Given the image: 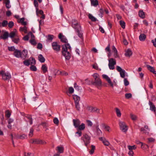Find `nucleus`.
<instances>
[{
    "label": "nucleus",
    "instance_id": "f257e3e1",
    "mask_svg": "<svg viewBox=\"0 0 156 156\" xmlns=\"http://www.w3.org/2000/svg\"><path fill=\"white\" fill-rule=\"evenodd\" d=\"M71 50V47L69 44L66 43L62 45V53L65 57L66 60H69L71 57V54L70 51Z\"/></svg>",
    "mask_w": 156,
    "mask_h": 156
},
{
    "label": "nucleus",
    "instance_id": "f03ea898",
    "mask_svg": "<svg viewBox=\"0 0 156 156\" xmlns=\"http://www.w3.org/2000/svg\"><path fill=\"white\" fill-rule=\"evenodd\" d=\"M72 26L75 30L77 33V35L79 37L82 39L83 38V33L81 31V26L78 23L77 21L73 19L72 20Z\"/></svg>",
    "mask_w": 156,
    "mask_h": 156
},
{
    "label": "nucleus",
    "instance_id": "7ed1b4c3",
    "mask_svg": "<svg viewBox=\"0 0 156 156\" xmlns=\"http://www.w3.org/2000/svg\"><path fill=\"white\" fill-rule=\"evenodd\" d=\"M94 79V81L92 82L93 85L100 86L101 85L102 82L101 80L99 75L97 73H95L93 75Z\"/></svg>",
    "mask_w": 156,
    "mask_h": 156
},
{
    "label": "nucleus",
    "instance_id": "20e7f679",
    "mask_svg": "<svg viewBox=\"0 0 156 156\" xmlns=\"http://www.w3.org/2000/svg\"><path fill=\"white\" fill-rule=\"evenodd\" d=\"M0 75L2 76V79L4 80H9L11 78L10 73L9 72L5 73L3 70L0 71Z\"/></svg>",
    "mask_w": 156,
    "mask_h": 156
},
{
    "label": "nucleus",
    "instance_id": "39448f33",
    "mask_svg": "<svg viewBox=\"0 0 156 156\" xmlns=\"http://www.w3.org/2000/svg\"><path fill=\"white\" fill-rule=\"evenodd\" d=\"M81 139L84 142L85 145L88 148V145L90 142V137L87 134H85L83 135Z\"/></svg>",
    "mask_w": 156,
    "mask_h": 156
},
{
    "label": "nucleus",
    "instance_id": "423d86ee",
    "mask_svg": "<svg viewBox=\"0 0 156 156\" xmlns=\"http://www.w3.org/2000/svg\"><path fill=\"white\" fill-rule=\"evenodd\" d=\"M108 66L110 69L113 70L115 69L114 66L116 64L115 59L111 58L108 60Z\"/></svg>",
    "mask_w": 156,
    "mask_h": 156
},
{
    "label": "nucleus",
    "instance_id": "0eeeda50",
    "mask_svg": "<svg viewBox=\"0 0 156 156\" xmlns=\"http://www.w3.org/2000/svg\"><path fill=\"white\" fill-rule=\"evenodd\" d=\"M31 143L32 144H46V142L39 139H32L31 140Z\"/></svg>",
    "mask_w": 156,
    "mask_h": 156
},
{
    "label": "nucleus",
    "instance_id": "6e6552de",
    "mask_svg": "<svg viewBox=\"0 0 156 156\" xmlns=\"http://www.w3.org/2000/svg\"><path fill=\"white\" fill-rule=\"evenodd\" d=\"M119 125L121 130L124 132H126L128 130V126L124 122H120Z\"/></svg>",
    "mask_w": 156,
    "mask_h": 156
},
{
    "label": "nucleus",
    "instance_id": "1a4fd4ad",
    "mask_svg": "<svg viewBox=\"0 0 156 156\" xmlns=\"http://www.w3.org/2000/svg\"><path fill=\"white\" fill-rule=\"evenodd\" d=\"M52 47L53 49L56 51H59L60 49V46L58 44L57 42H53L52 44Z\"/></svg>",
    "mask_w": 156,
    "mask_h": 156
},
{
    "label": "nucleus",
    "instance_id": "9d476101",
    "mask_svg": "<svg viewBox=\"0 0 156 156\" xmlns=\"http://www.w3.org/2000/svg\"><path fill=\"white\" fill-rule=\"evenodd\" d=\"M116 70L118 72H119L121 77L122 78H124L125 76V71L118 66H116Z\"/></svg>",
    "mask_w": 156,
    "mask_h": 156
},
{
    "label": "nucleus",
    "instance_id": "9b49d317",
    "mask_svg": "<svg viewBox=\"0 0 156 156\" xmlns=\"http://www.w3.org/2000/svg\"><path fill=\"white\" fill-rule=\"evenodd\" d=\"M27 55V51L26 50H24L21 52L20 57L22 58L25 59Z\"/></svg>",
    "mask_w": 156,
    "mask_h": 156
},
{
    "label": "nucleus",
    "instance_id": "f8f14e48",
    "mask_svg": "<svg viewBox=\"0 0 156 156\" xmlns=\"http://www.w3.org/2000/svg\"><path fill=\"white\" fill-rule=\"evenodd\" d=\"M102 77L103 78L105 79L108 81V83L112 87H113V84L111 81L110 79L108 77V76L106 75L103 74L102 75Z\"/></svg>",
    "mask_w": 156,
    "mask_h": 156
},
{
    "label": "nucleus",
    "instance_id": "ddd939ff",
    "mask_svg": "<svg viewBox=\"0 0 156 156\" xmlns=\"http://www.w3.org/2000/svg\"><path fill=\"white\" fill-rule=\"evenodd\" d=\"M73 125L76 128H77L80 124V121L78 119H73Z\"/></svg>",
    "mask_w": 156,
    "mask_h": 156
},
{
    "label": "nucleus",
    "instance_id": "4468645a",
    "mask_svg": "<svg viewBox=\"0 0 156 156\" xmlns=\"http://www.w3.org/2000/svg\"><path fill=\"white\" fill-rule=\"evenodd\" d=\"M148 104L150 105V110L152 111H153L155 112H156V108L153 103L151 101H150L149 102Z\"/></svg>",
    "mask_w": 156,
    "mask_h": 156
},
{
    "label": "nucleus",
    "instance_id": "2eb2a0df",
    "mask_svg": "<svg viewBox=\"0 0 156 156\" xmlns=\"http://www.w3.org/2000/svg\"><path fill=\"white\" fill-rule=\"evenodd\" d=\"M99 139L100 140L102 141L104 145L105 146H108L110 144V143L105 138L100 137Z\"/></svg>",
    "mask_w": 156,
    "mask_h": 156
},
{
    "label": "nucleus",
    "instance_id": "dca6fc26",
    "mask_svg": "<svg viewBox=\"0 0 156 156\" xmlns=\"http://www.w3.org/2000/svg\"><path fill=\"white\" fill-rule=\"evenodd\" d=\"M21 52L18 49H16L14 52L13 55L17 58H20V57Z\"/></svg>",
    "mask_w": 156,
    "mask_h": 156
},
{
    "label": "nucleus",
    "instance_id": "f3484780",
    "mask_svg": "<svg viewBox=\"0 0 156 156\" xmlns=\"http://www.w3.org/2000/svg\"><path fill=\"white\" fill-rule=\"evenodd\" d=\"M73 99L74 100L75 103H79V101L80 100V97L76 95H73Z\"/></svg>",
    "mask_w": 156,
    "mask_h": 156
},
{
    "label": "nucleus",
    "instance_id": "a211bd4d",
    "mask_svg": "<svg viewBox=\"0 0 156 156\" xmlns=\"http://www.w3.org/2000/svg\"><path fill=\"white\" fill-rule=\"evenodd\" d=\"M132 52L131 50L129 49H128L125 54V55L126 57H130L132 54Z\"/></svg>",
    "mask_w": 156,
    "mask_h": 156
},
{
    "label": "nucleus",
    "instance_id": "6ab92c4d",
    "mask_svg": "<svg viewBox=\"0 0 156 156\" xmlns=\"http://www.w3.org/2000/svg\"><path fill=\"white\" fill-rule=\"evenodd\" d=\"M138 15L142 19H144L145 17V13L142 10H140L139 11Z\"/></svg>",
    "mask_w": 156,
    "mask_h": 156
},
{
    "label": "nucleus",
    "instance_id": "aec40b11",
    "mask_svg": "<svg viewBox=\"0 0 156 156\" xmlns=\"http://www.w3.org/2000/svg\"><path fill=\"white\" fill-rule=\"evenodd\" d=\"M25 117L28 120L30 125H32L33 123V119L32 118V116L31 115L28 114H27L26 116H25Z\"/></svg>",
    "mask_w": 156,
    "mask_h": 156
},
{
    "label": "nucleus",
    "instance_id": "412c9836",
    "mask_svg": "<svg viewBox=\"0 0 156 156\" xmlns=\"http://www.w3.org/2000/svg\"><path fill=\"white\" fill-rule=\"evenodd\" d=\"M57 148V150L58 151V152L59 153H63L64 151V148L63 147L58 146Z\"/></svg>",
    "mask_w": 156,
    "mask_h": 156
},
{
    "label": "nucleus",
    "instance_id": "4be33fe9",
    "mask_svg": "<svg viewBox=\"0 0 156 156\" xmlns=\"http://www.w3.org/2000/svg\"><path fill=\"white\" fill-rule=\"evenodd\" d=\"M92 5L96 6L98 5V2L97 0H90Z\"/></svg>",
    "mask_w": 156,
    "mask_h": 156
},
{
    "label": "nucleus",
    "instance_id": "5701e85b",
    "mask_svg": "<svg viewBox=\"0 0 156 156\" xmlns=\"http://www.w3.org/2000/svg\"><path fill=\"white\" fill-rule=\"evenodd\" d=\"M146 67L147 69L151 72L153 73L154 72H155V69L153 67L149 65H146Z\"/></svg>",
    "mask_w": 156,
    "mask_h": 156
},
{
    "label": "nucleus",
    "instance_id": "b1692460",
    "mask_svg": "<svg viewBox=\"0 0 156 156\" xmlns=\"http://www.w3.org/2000/svg\"><path fill=\"white\" fill-rule=\"evenodd\" d=\"M85 128V125L83 123H82L80 125H79V126L77 128L78 129L81 131L83 130Z\"/></svg>",
    "mask_w": 156,
    "mask_h": 156
},
{
    "label": "nucleus",
    "instance_id": "393cba45",
    "mask_svg": "<svg viewBox=\"0 0 156 156\" xmlns=\"http://www.w3.org/2000/svg\"><path fill=\"white\" fill-rule=\"evenodd\" d=\"M39 60L41 62H44L45 61V59L43 56L41 55L40 54L38 57Z\"/></svg>",
    "mask_w": 156,
    "mask_h": 156
},
{
    "label": "nucleus",
    "instance_id": "a878e982",
    "mask_svg": "<svg viewBox=\"0 0 156 156\" xmlns=\"http://www.w3.org/2000/svg\"><path fill=\"white\" fill-rule=\"evenodd\" d=\"M41 69L44 73H46L48 71V68L46 64L43 65L41 67Z\"/></svg>",
    "mask_w": 156,
    "mask_h": 156
},
{
    "label": "nucleus",
    "instance_id": "bb28decb",
    "mask_svg": "<svg viewBox=\"0 0 156 156\" xmlns=\"http://www.w3.org/2000/svg\"><path fill=\"white\" fill-rule=\"evenodd\" d=\"M139 39L140 41H144L146 38V35L144 34H141L139 36Z\"/></svg>",
    "mask_w": 156,
    "mask_h": 156
},
{
    "label": "nucleus",
    "instance_id": "cd10ccee",
    "mask_svg": "<svg viewBox=\"0 0 156 156\" xmlns=\"http://www.w3.org/2000/svg\"><path fill=\"white\" fill-rule=\"evenodd\" d=\"M115 109L117 117H121V113L119 109L117 108H115Z\"/></svg>",
    "mask_w": 156,
    "mask_h": 156
},
{
    "label": "nucleus",
    "instance_id": "c85d7f7f",
    "mask_svg": "<svg viewBox=\"0 0 156 156\" xmlns=\"http://www.w3.org/2000/svg\"><path fill=\"white\" fill-rule=\"evenodd\" d=\"M41 125H42L44 128L45 129L46 131L47 130H48V125L46 122H42L41 123Z\"/></svg>",
    "mask_w": 156,
    "mask_h": 156
},
{
    "label": "nucleus",
    "instance_id": "c756f323",
    "mask_svg": "<svg viewBox=\"0 0 156 156\" xmlns=\"http://www.w3.org/2000/svg\"><path fill=\"white\" fill-rule=\"evenodd\" d=\"M29 60H30V64L32 65H34L36 63V61L35 59L33 58H30Z\"/></svg>",
    "mask_w": 156,
    "mask_h": 156
},
{
    "label": "nucleus",
    "instance_id": "7c9ffc66",
    "mask_svg": "<svg viewBox=\"0 0 156 156\" xmlns=\"http://www.w3.org/2000/svg\"><path fill=\"white\" fill-rule=\"evenodd\" d=\"M27 137V136L25 134L20 135H18L16 137V138L18 139H23Z\"/></svg>",
    "mask_w": 156,
    "mask_h": 156
},
{
    "label": "nucleus",
    "instance_id": "2f4dec72",
    "mask_svg": "<svg viewBox=\"0 0 156 156\" xmlns=\"http://www.w3.org/2000/svg\"><path fill=\"white\" fill-rule=\"evenodd\" d=\"M4 1L6 8L7 9L10 8L11 7V5H9V0H4Z\"/></svg>",
    "mask_w": 156,
    "mask_h": 156
},
{
    "label": "nucleus",
    "instance_id": "473e14b6",
    "mask_svg": "<svg viewBox=\"0 0 156 156\" xmlns=\"http://www.w3.org/2000/svg\"><path fill=\"white\" fill-rule=\"evenodd\" d=\"M89 18L93 22H95L96 20V19L91 14H89L88 15Z\"/></svg>",
    "mask_w": 156,
    "mask_h": 156
},
{
    "label": "nucleus",
    "instance_id": "72a5a7b5",
    "mask_svg": "<svg viewBox=\"0 0 156 156\" xmlns=\"http://www.w3.org/2000/svg\"><path fill=\"white\" fill-rule=\"evenodd\" d=\"M20 30L23 31L25 33H27V27L25 26H24L23 27H20Z\"/></svg>",
    "mask_w": 156,
    "mask_h": 156
},
{
    "label": "nucleus",
    "instance_id": "f704fd0d",
    "mask_svg": "<svg viewBox=\"0 0 156 156\" xmlns=\"http://www.w3.org/2000/svg\"><path fill=\"white\" fill-rule=\"evenodd\" d=\"M54 38V36L52 35L49 34L48 36L47 40L50 42L52 41Z\"/></svg>",
    "mask_w": 156,
    "mask_h": 156
},
{
    "label": "nucleus",
    "instance_id": "c9c22d12",
    "mask_svg": "<svg viewBox=\"0 0 156 156\" xmlns=\"http://www.w3.org/2000/svg\"><path fill=\"white\" fill-rule=\"evenodd\" d=\"M119 23L121 27L123 29H124L125 28V23L124 21L122 20H120Z\"/></svg>",
    "mask_w": 156,
    "mask_h": 156
},
{
    "label": "nucleus",
    "instance_id": "e433bc0d",
    "mask_svg": "<svg viewBox=\"0 0 156 156\" xmlns=\"http://www.w3.org/2000/svg\"><path fill=\"white\" fill-rule=\"evenodd\" d=\"M23 64L26 66H28L30 65V60L28 59H27L25 60L23 62Z\"/></svg>",
    "mask_w": 156,
    "mask_h": 156
},
{
    "label": "nucleus",
    "instance_id": "4c0bfd02",
    "mask_svg": "<svg viewBox=\"0 0 156 156\" xmlns=\"http://www.w3.org/2000/svg\"><path fill=\"white\" fill-rule=\"evenodd\" d=\"M91 149L90 151H89V153L90 154H93L94 152V150L95 149V146L94 145H92L91 146Z\"/></svg>",
    "mask_w": 156,
    "mask_h": 156
},
{
    "label": "nucleus",
    "instance_id": "58836bf2",
    "mask_svg": "<svg viewBox=\"0 0 156 156\" xmlns=\"http://www.w3.org/2000/svg\"><path fill=\"white\" fill-rule=\"evenodd\" d=\"M96 129L97 130V132L98 135L99 136L102 133V132L101 130L99 129L98 127V126H96Z\"/></svg>",
    "mask_w": 156,
    "mask_h": 156
},
{
    "label": "nucleus",
    "instance_id": "ea45409f",
    "mask_svg": "<svg viewBox=\"0 0 156 156\" xmlns=\"http://www.w3.org/2000/svg\"><path fill=\"white\" fill-rule=\"evenodd\" d=\"M8 36L9 34L8 32H5L3 35L2 38L4 39H5L8 38Z\"/></svg>",
    "mask_w": 156,
    "mask_h": 156
},
{
    "label": "nucleus",
    "instance_id": "a19ab883",
    "mask_svg": "<svg viewBox=\"0 0 156 156\" xmlns=\"http://www.w3.org/2000/svg\"><path fill=\"white\" fill-rule=\"evenodd\" d=\"M30 69L31 70L34 71H36L37 70V69L36 66L34 65H32L30 67Z\"/></svg>",
    "mask_w": 156,
    "mask_h": 156
},
{
    "label": "nucleus",
    "instance_id": "79ce46f5",
    "mask_svg": "<svg viewBox=\"0 0 156 156\" xmlns=\"http://www.w3.org/2000/svg\"><path fill=\"white\" fill-rule=\"evenodd\" d=\"M34 6L36 8V9H37L36 12H37V10H38L37 7H38V2L36 0H34Z\"/></svg>",
    "mask_w": 156,
    "mask_h": 156
},
{
    "label": "nucleus",
    "instance_id": "37998d69",
    "mask_svg": "<svg viewBox=\"0 0 156 156\" xmlns=\"http://www.w3.org/2000/svg\"><path fill=\"white\" fill-rule=\"evenodd\" d=\"M68 90V92H67V93H69L70 94L73 93L74 91V89L72 87H70L69 88Z\"/></svg>",
    "mask_w": 156,
    "mask_h": 156
},
{
    "label": "nucleus",
    "instance_id": "c03bdc74",
    "mask_svg": "<svg viewBox=\"0 0 156 156\" xmlns=\"http://www.w3.org/2000/svg\"><path fill=\"white\" fill-rule=\"evenodd\" d=\"M5 116L7 118H9L10 117L11 114L9 110H7L5 111Z\"/></svg>",
    "mask_w": 156,
    "mask_h": 156
},
{
    "label": "nucleus",
    "instance_id": "a18cd8bd",
    "mask_svg": "<svg viewBox=\"0 0 156 156\" xmlns=\"http://www.w3.org/2000/svg\"><path fill=\"white\" fill-rule=\"evenodd\" d=\"M8 24V21L6 20H4L2 23V27H5Z\"/></svg>",
    "mask_w": 156,
    "mask_h": 156
},
{
    "label": "nucleus",
    "instance_id": "49530a36",
    "mask_svg": "<svg viewBox=\"0 0 156 156\" xmlns=\"http://www.w3.org/2000/svg\"><path fill=\"white\" fill-rule=\"evenodd\" d=\"M30 43L33 45H35L37 44V42L34 39H32L30 41Z\"/></svg>",
    "mask_w": 156,
    "mask_h": 156
},
{
    "label": "nucleus",
    "instance_id": "de8ad7c7",
    "mask_svg": "<svg viewBox=\"0 0 156 156\" xmlns=\"http://www.w3.org/2000/svg\"><path fill=\"white\" fill-rule=\"evenodd\" d=\"M95 108V107H89L88 108V110L91 112H94Z\"/></svg>",
    "mask_w": 156,
    "mask_h": 156
},
{
    "label": "nucleus",
    "instance_id": "09e8293b",
    "mask_svg": "<svg viewBox=\"0 0 156 156\" xmlns=\"http://www.w3.org/2000/svg\"><path fill=\"white\" fill-rule=\"evenodd\" d=\"M59 120L58 119V118H55L53 119V122L57 126L59 124Z\"/></svg>",
    "mask_w": 156,
    "mask_h": 156
},
{
    "label": "nucleus",
    "instance_id": "8fccbe9b",
    "mask_svg": "<svg viewBox=\"0 0 156 156\" xmlns=\"http://www.w3.org/2000/svg\"><path fill=\"white\" fill-rule=\"evenodd\" d=\"M34 129L32 128H31L30 129V133L29 136L31 137L33 135Z\"/></svg>",
    "mask_w": 156,
    "mask_h": 156
},
{
    "label": "nucleus",
    "instance_id": "3c124183",
    "mask_svg": "<svg viewBox=\"0 0 156 156\" xmlns=\"http://www.w3.org/2000/svg\"><path fill=\"white\" fill-rule=\"evenodd\" d=\"M125 97L126 98L129 99L132 97V95L131 93H126L125 94Z\"/></svg>",
    "mask_w": 156,
    "mask_h": 156
},
{
    "label": "nucleus",
    "instance_id": "603ef678",
    "mask_svg": "<svg viewBox=\"0 0 156 156\" xmlns=\"http://www.w3.org/2000/svg\"><path fill=\"white\" fill-rule=\"evenodd\" d=\"M86 122L87 123V125L91 127L93 125V123L90 120H86Z\"/></svg>",
    "mask_w": 156,
    "mask_h": 156
},
{
    "label": "nucleus",
    "instance_id": "864d4df0",
    "mask_svg": "<svg viewBox=\"0 0 156 156\" xmlns=\"http://www.w3.org/2000/svg\"><path fill=\"white\" fill-rule=\"evenodd\" d=\"M14 23L12 21H10L8 23V27L10 28H12L14 26Z\"/></svg>",
    "mask_w": 156,
    "mask_h": 156
},
{
    "label": "nucleus",
    "instance_id": "5fc2aeb1",
    "mask_svg": "<svg viewBox=\"0 0 156 156\" xmlns=\"http://www.w3.org/2000/svg\"><path fill=\"white\" fill-rule=\"evenodd\" d=\"M124 81L125 86H126L129 85V82L126 78H124Z\"/></svg>",
    "mask_w": 156,
    "mask_h": 156
},
{
    "label": "nucleus",
    "instance_id": "6e6d98bb",
    "mask_svg": "<svg viewBox=\"0 0 156 156\" xmlns=\"http://www.w3.org/2000/svg\"><path fill=\"white\" fill-rule=\"evenodd\" d=\"M128 147L129 150H132L133 149L135 150L136 148V147H135V145H133V146H131L130 145H129L128 146Z\"/></svg>",
    "mask_w": 156,
    "mask_h": 156
},
{
    "label": "nucleus",
    "instance_id": "4d7b16f0",
    "mask_svg": "<svg viewBox=\"0 0 156 156\" xmlns=\"http://www.w3.org/2000/svg\"><path fill=\"white\" fill-rule=\"evenodd\" d=\"M130 117L131 119H132V120H135L137 119V117L136 116V115H134L131 114Z\"/></svg>",
    "mask_w": 156,
    "mask_h": 156
},
{
    "label": "nucleus",
    "instance_id": "13d9d810",
    "mask_svg": "<svg viewBox=\"0 0 156 156\" xmlns=\"http://www.w3.org/2000/svg\"><path fill=\"white\" fill-rule=\"evenodd\" d=\"M16 34L15 32L12 31L9 34V36L11 38H13L15 35Z\"/></svg>",
    "mask_w": 156,
    "mask_h": 156
},
{
    "label": "nucleus",
    "instance_id": "bf43d9fd",
    "mask_svg": "<svg viewBox=\"0 0 156 156\" xmlns=\"http://www.w3.org/2000/svg\"><path fill=\"white\" fill-rule=\"evenodd\" d=\"M43 48L42 45L41 43H38L37 44V48L38 49L41 50Z\"/></svg>",
    "mask_w": 156,
    "mask_h": 156
},
{
    "label": "nucleus",
    "instance_id": "052dcab7",
    "mask_svg": "<svg viewBox=\"0 0 156 156\" xmlns=\"http://www.w3.org/2000/svg\"><path fill=\"white\" fill-rule=\"evenodd\" d=\"M19 41H20V39L19 38H15L12 39L14 43H16V44H17L18 43Z\"/></svg>",
    "mask_w": 156,
    "mask_h": 156
},
{
    "label": "nucleus",
    "instance_id": "680f3d73",
    "mask_svg": "<svg viewBox=\"0 0 156 156\" xmlns=\"http://www.w3.org/2000/svg\"><path fill=\"white\" fill-rule=\"evenodd\" d=\"M99 12L100 14H99L100 16L101 17H102L103 16V11L102 9H100L99 10Z\"/></svg>",
    "mask_w": 156,
    "mask_h": 156
},
{
    "label": "nucleus",
    "instance_id": "e2e57ef3",
    "mask_svg": "<svg viewBox=\"0 0 156 156\" xmlns=\"http://www.w3.org/2000/svg\"><path fill=\"white\" fill-rule=\"evenodd\" d=\"M8 50L10 51H13L16 50L14 46L9 47Z\"/></svg>",
    "mask_w": 156,
    "mask_h": 156
},
{
    "label": "nucleus",
    "instance_id": "0e129e2a",
    "mask_svg": "<svg viewBox=\"0 0 156 156\" xmlns=\"http://www.w3.org/2000/svg\"><path fill=\"white\" fill-rule=\"evenodd\" d=\"M61 41L63 42L66 43L67 41V40L66 39V38L64 37V36L62 37V38L61 40Z\"/></svg>",
    "mask_w": 156,
    "mask_h": 156
},
{
    "label": "nucleus",
    "instance_id": "69168bd1",
    "mask_svg": "<svg viewBox=\"0 0 156 156\" xmlns=\"http://www.w3.org/2000/svg\"><path fill=\"white\" fill-rule=\"evenodd\" d=\"M76 108L77 110L79 111L80 109V107L79 105V103H75Z\"/></svg>",
    "mask_w": 156,
    "mask_h": 156
},
{
    "label": "nucleus",
    "instance_id": "338daca9",
    "mask_svg": "<svg viewBox=\"0 0 156 156\" xmlns=\"http://www.w3.org/2000/svg\"><path fill=\"white\" fill-rule=\"evenodd\" d=\"M11 14L12 13L10 10H8L6 12V15L8 16H10Z\"/></svg>",
    "mask_w": 156,
    "mask_h": 156
},
{
    "label": "nucleus",
    "instance_id": "774afa93",
    "mask_svg": "<svg viewBox=\"0 0 156 156\" xmlns=\"http://www.w3.org/2000/svg\"><path fill=\"white\" fill-rule=\"evenodd\" d=\"M149 142H153L155 141V139L153 138H149L148 139Z\"/></svg>",
    "mask_w": 156,
    "mask_h": 156
}]
</instances>
